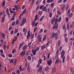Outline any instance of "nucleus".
Segmentation results:
<instances>
[{
    "mask_svg": "<svg viewBox=\"0 0 74 74\" xmlns=\"http://www.w3.org/2000/svg\"><path fill=\"white\" fill-rule=\"evenodd\" d=\"M15 25V21H13L12 22V26H14Z\"/></svg>",
    "mask_w": 74,
    "mask_h": 74,
    "instance_id": "nucleus-39",
    "label": "nucleus"
},
{
    "mask_svg": "<svg viewBox=\"0 0 74 74\" xmlns=\"http://www.w3.org/2000/svg\"><path fill=\"white\" fill-rule=\"evenodd\" d=\"M67 29L68 30H70V28L69 27V24H67V26L66 27Z\"/></svg>",
    "mask_w": 74,
    "mask_h": 74,
    "instance_id": "nucleus-32",
    "label": "nucleus"
},
{
    "mask_svg": "<svg viewBox=\"0 0 74 74\" xmlns=\"http://www.w3.org/2000/svg\"><path fill=\"white\" fill-rule=\"evenodd\" d=\"M42 66H40V67H39V68L38 69V71H39V72H41V71H42Z\"/></svg>",
    "mask_w": 74,
    "mask_h": 74,
    "instance_id": "nucleus-10",
    "label": "nucleus"
},
{
    "mask_svg": "<svg viewBox=\"0 0 74 74\" xmlns=\"http://www.w3.org/2000/svg\"><path fill=\"white\" fill-rule=\"evenodd\" d=\"M26 48H27V45H24V46L23 47V51H25V50L26 49Z\"/></svg>",
    "mask_w": 74,
    "mask_h": 74,
    "instance_id": "nucleus-16",
    "label": "nucleus"
},
{
    "mask_svg": "<svg viewBox=\"0 0 74 74\" xmlns=\"http://www.w3.org/2000/svg\"><path fill=\"white\" fill-rule=\"evenodd\" d=\"M56 68L55 67H53V68L52 70V73H55L56 72Z\"/></svg>",
    "mask_w": 74,
    "mask_h": 74,
    "instance_id": "nucleus-9",
    "label": "nucleus"
},
{
    "mask_svg": "<svg viewBox=\"0 0 74 74\" xmlns=\"http://www.w3.org/2000/svg\"><path fill=\"white\" fill-rule=\"evenodd\" d=\"M70 70L72 74H74V71L73 70V68H70Z\"/></svg>",
    "mask_w": 74,
    "mask_h": 74,
    "instance_id": "nucleus-21",
    "label": "nucleus"
},
{
    "mask_svg": "<svg viewBox=\"0 0 74 74\" xmlns=\"http://www.w3.org/2000/svg\"><path fill=\"white\" fill-rule=\"evenodd\" d=\"M26 11H27V9H26V8L25 9L23 12V14H25L26 12Z\"/></svg>",
    "mask_w": 74,
    "mask_h": 74,
    "instance_id": "nucleus-24",
    "label": "nucleus"
},
{
    "mask_svg": "<svg viewBox=\"0 0 74 74\" xmlns=\"http://www.w3.org/2000/svg\"><path fill=\"white\" fill-rule=\"evenodd\" d=\"M45 16L44 15H43L42 17H41V18L40 19V22H41L43 19V18H44Z\"/></svg>",
    "mask_w": 74,
    "mask_h": 74,
    "instance_id": "nucleus-19",
    "label": "nucleus"
},
{
    "mask_svg": "<svg viewBox=\"0 0 74 74\" xmlns=\"http://www.w3.org/2000/svg\"><path fill=\"white\" fill-rule=\"evenodd\" d=\"M16 73L18 74H19L20 73V71L18 69H17L16 71Z\"/></svg>",
    "mask_w": 74,
    "mask_h": 74,
    "instance_id": "nucleus-35",
    "label": "nucleus"
},
{
    "mask_svg": "<svg viewBox=\"0 0 74 74\" xmlns=\"http://www.w3.org/2000/svg\"><path fill=\"white\" fill-rule=\"evenodd\" d=\"M21 56H23V57H24L25 55V51H22L20 53Z\"/></svg>",
    "mask_w": 74,
    "mask_h": 74,
    "instance_id": "nucleus-6",
    "label": "nucleus"
},
{
    "mask_svg": "<svg viewBox=\"0 0 74 74\" xmlns=\"http://www.w3.org/2000/svg\"><path fill=\"white\" fill-rule=\"evenodd\" d=\"M40 66V62H38V64L37 66V68H38V67H39Z\"/></svg>",
    "mask_w": 74,
    "mask_h": 74,
    "instance_id": "nucleus-45",
    "label": "nucleus"
},
{
    "mask_svg": "<svg viewBox=\"0 0 74 74\" xmlns=\"http://www.w3.org/2000/svg\"><path fill=\"white\" fill-rule=\"evenodd\" d=\"M65 26H66V25H65V24H64L62 26V29H65Z\"/></svg>",
    "mask_w": 74,
    "mask_h": 74,
    "instance_id": "nucleus-60",
    "label": "nucleus"
},
{
    "mask_svg": "<svg viewBox=\"0 0 74 74\" xmlns=\"http://www.w3.org/2000/svg\"><path fill=\"white\" fill-rule=\"evenodd\" d=\"M68 18H69V19H70V18H71L72 16H73V13H72L69 14H68Z\"/></svg>",
    "mask_w": 74,
    "mask_h": 74,
    "instance_id": "nucleus-8",
    "label": "nucleus"
},
{
    "mask_svg": "<svg viewBox=\"0 0 74 74\" xmlns=\"http://www.w3.org/2000/svg\"><path fill=\"white\" fill-rule=\"evenodd\" d=\"M14 59H12L10 61V63H12L14 62Z\"/></svg>",
    "mask_w": 74,
    "mask_h": 74,
    "instance_id": "nucleus-41",
    "label": "nucleus"
},
{
    "mask_svg": "<svg viewBox=\"0 0 74 74\" xmlns=\"http://www.w3.org/2000/svg\"><path fill=\"white\" fill-rule=\"evenodd\" d=\"M25 23L22 22L20 24V26H23V25H25Z\"/></svg>",
    "mask_w": 74,
    "mask_h": 74,
    "instance_id": "nucleus-42",
    "label": "nucleus"
},
{
    "mask_svg": "<svg viewBox=\"0 0 74 74\" xmlns=\"http://www.w3.org/2000/svg\"><path fill=\"white\" fill-rule=\"evenodd\" d=\"M58 32H56V33H53L51 34V36L50 37V38H53L54 37H55V38L57 39L58 38Z\"/></svg>",
    "mask_w": 74,
    "mask_h": 74,
    "instance_id": "nucleus-3",
    "label": "nucleus"
},
{
    "mask_svg": "<svg viewBox=\"0 0 74 74\" xmlns=\"http://www.w3.org/2000/svg\"><path fill=\"white\" fill-rule=\"evenodd\" d=\"M55 21V22L53 26V29H56V30H57V29H58V24L57 23L58 22H59L58 21V18H56Z\"/></svg>",
    "mask_w": 74,
    "mask_h": 74,
    "instance_id": "nucleus-1",
    "label": "nucleus"
},
{
    "mask_svg": "<svg viewBox=\"0 0 74 74\" xmlns=\"http://www.w3.org/2000/svg\"><path fill=\"white\" fill-rule=\"evenodd\" d=\"M1 36L2 38H4V39H5V34L4 33H1Z\"/></svg>",
    "mask_w": 74,
    "mask_h": 74,
    "instance_id": "nucleus-14",
    "label": "nucleus"
},
{
    "mask_svg": "<svg viewBox=\"0 0 74 74\" xmlns=\"http://www.w3.org/2000/svg\"><path fill=\"white\" fill-rule=\"evenodd\" d=\"M52 60H49V61H48L47 62V64L48 65H51V64H52Z\"/></svg>",
    "mask_w": 74,
    "mask_h": 74,
    "instance_id": "nucleus-13",
    "label": "nucleus"
},
{
    "mask_svg": "<svg viewBox=\"0 0 74 74\" xmlns=\"http://www.w3.org/2000/svg\"><path fill=\"white\" fill-rule=\"evenodd\" d=\"M10 12H11V14H12V13H14L13 14H15V15L16 14V13L15 12H14L12 10H11V11H10Z\"/></svg>",
    "mask_w": 74,
    "mask_h": 74,
    "instance_id": "nucleus-50",
    "label": "nucleus"
},
{
    "mask_svg": "<svg viewBox=\"0 0 74 74\" xmlns=\"http://www.w3.org/2000/svg\"><path fill=\"white\" fill-rule=\"evenodd\" d=\"M65 41L66 42H67L68 41V39H67V38L65 37Z\"/></svg>",
    "mask_w": 74,
    "mask_h": 74,
    "instance_id": "nucleus-44",
    "label": "nucleus"
},
{
    "mask_svg": "<svg viewBox=\"0 0 74 74\" xmlns=\"http://www.w3.org/2000/svg\"><path fill=\"white\" fill-rule=\"evenodd\" d=\"M22 22L24 23H26V19L25 18H23L22 19Z\"/></svg>",
    "mask_w": 74,
    "mask_h": 74,
    "instance_id": "nucleus-15",
    "label": "nucleus"
},
{
    "mask_svg": "<svg viewBox=\"0 0 74 74\" xmlns=\"http://www.w3.org/2000/svg\"><path fill=\"white\" fill-rule=\"evenodd\" d=\"M26 28H24L23 29V32H26Z\"/></svg>",
    "mask_w": 74,
    "mask_h": 74,
    "instance_id": "nucleus-62",
    "label": "nucleus"
},
{
    "mask_svg": "<svg viewBox=\"0 0 74 74\" xmlns=\"http://www.w3.org/2000/svg\"><path fill=\"white\" fill-rule=\"evenodd\" d=\"M29 53H30V51H28L26 54V56H28V55H29Z\"/></svg>",
    "mask_w": 74,
    "mask_h": 74,
    "instance_id": "nucleus-49",
    "label": "nucleus"
},
{
    "mask_svg": "<svg viewBox=\"0 0 74 74\" xmlns=\"http://www.w3.org/2000/svg\"><path fill=\"white\" fill-rule=\"evenodd\" d=\"M19 23V20H17L16 21V25H18Z\"/></svg>",
    "mask_w": 74,
    "mask_h": 74,
    "instance_id": "nucleus-51",
    "label": "nucleus"
},
{
    "mask_svg": "<svg viewBox=\"0 0 74 74\" xmlns=\"http://www.w3.org/2000/svg\"><path fill=\"white\" fill-rule=\"evenodd\" d=\"M46 39V35H45L44 36V37L42 38L43 40H45Z\"/></svg>",
    "mask_w": 74,
    "mask_h": 74,
    "instance_id": "nucleus-52",
    "label": "nucleus"
},
{
    "mask_svg": "<svg viewBox=\"0 0 74 74\" xmlns=\"http://www.w3.org/2000/svg\"><path fill=\"white\" fill-rule=\"evenodd\" d=\"M32 51L33 53V55H36V51H35V50H34V49H33L32 50Z\"/></svg>",
    "mask_w": 74,
    "mask_h": 74,
    "instance_id": "nucleus-11",
    "label": "nucleus"
},
{
    "mask_svg": "<svg viewBox=\"0 0 74 74\" xmlns=\"http://www.w3.org/2000/svg\"><path fill=\"white\" fill-rule=\"evenodd\" d=\"M38 24V22H36L35 24H34V27L37 26V25Z\"/></svg>",
    "mask_w": 74,
    "mask_h": 74,
    "instance_id": "nucleus-37",
    "label": "nucleus"
},
{
    "mask_svg": "<svg viewBox=\"0 0 74 74\" xmlns=\"http://www.w3.org/2000/svg\"><path fill=\"white\" fill-rule=\"evenodd\" d=\"M40 47H37L36 48V49H35V51L36 52H37V51H39V50L40 49Z\"/></svg>",
    "mask_w": 74,
    "mask_h": 74,
    "instance_id": "nucleus-18",
    "label": "nucleus"
},
{
    "mask_svg": "<svg viewBox=\"0 0 74 74\" xmlns=\"http://www.w3.org/2000/svg\"><path fill=\"white\" fill-rule=\"evenodd\" d=\"M15 13L13 14L12 17L10 19V21H12L15 20Z\"/></svg>",
    "mask_w": 74,
    "mask_h": 74,
    "instance_id": "nucleus-5",
    "label": "nucleus"
},
{
    "mask_svg": "<svg viewBox=\"0 0 74 74\" xmlns=\"http://www.w3.org/2000/svg\"><path fill=\"white\" fill-rule=\"evenodd\" d=\"M39 3V1L38 0H37L36 2V5H38V3Z\"/></svg>",
    "mask_w": 74,
    "mask_h": 74,
    "instance_id": "nucleus-53",
    "label": "nucleus"
},
{
    "mask_svg": "<svg viewBox=\"0 0 74 74\" xmlns=\"http://www.w3.org/2000/svg\"><path fill=\"white\" fill-rule=\"evenodd\" d=\"M25 8V5H23L22 7V10H23V9H24V8Z\"/></svg>",
    "mask_w": 74,
    "mask_h": 74,
    "instance_id": "nucleus-59",
    "label": "nucleus"
},
{
    "mask_svg": "<svg viewBox=\"0 0 74 74\" xmlns=\"http://www.w3.org/2000/svg\"><path fill=\"white\" fill-rule=\"evenodd\" d=\"M27 60H32V58H31V56H28L27 57Z\"/></svg>",
    "mask_w": 74,
    "mask_h": 74,
    "instance_id": "nucleus-26",
    "label": "nucleus"
},
{
    "mask_svg": "<svg viewBox=\"0 0 74 74\" xmlns=\"http://www.w3.org/2000/svg\"><path fill=\"white\" fill-rule=\"evenodd\" d=\"M6 13H8L9 12V10L8 8H7L6 10Z\"/></svg>",
    "mask_w": 74,
    "mask_h": 74,
    "instance_id": "nucleus-57",
    "label": "nucleus"
},
{
    "mask_svg": "<svg viewBox=\"0 0 74 74\" xmlns=\"http://www.w3.org/2000/svg\"><path fill=\"white\" fill-rule=\"evenodd\" d=\"M69 5L68 4L67 5L66 7L65 8V10H66V11H67V10H68V9H69Z\"/></svg>",
    "mask_w": 74,
    "mask_h": 74,
    "instance_id": "nucleus-25",
    "label": "nucleus"
},
{
    "mask_svg": "<svg viewBox=\"0 0 74 74\" xmlns=\"http://www.w3.org/2000/svg\"><path fill=\"white\" fill-rule=\"evenodd\" d=\"M38 63H39L40 64H41L42 63V60L40 59L38 61Z\"/></svg>",
    "mask_w": 74,
    "mask_h": 74,
    "instance_id": "nucleus-36",
    "label": "nucleus"
},
{
    "mask_svg": "<svg viewBox=\"0 0 74 74\" xmlns=\"http://www.w3.org/2000/svg\"><path fill=\"white\" fill-rule=\"evenodd\" d=\"M13 62V64L14 66H15V65H16V60H15Z\"/></svg>",
    "mask_w": 74,
    "mask_h": 74,
    "instance_id": "nucleus-29",
    "label": "nucleus"
},
{
    "mask_svg": "<svg viewBox=\"0 0 74 74\" xmlns=\"http://www.w3.org/2000/svg\"><path fill=\"white\" fill-rule=\"evenodd\" d=\"M46 47V46L44 45H43V46H42V47L41 48V49H44V48H45Z\"/></svg>",
    "mask_w": 74,
    "mask_h": 74,
    "instance_id": "nucleus-40",
    "label": "nucleus"
},
{
    "mask_svg": "<svg viewBox=\"0 0 74 74\" xmlns=\"http://www.w3.org/2000/svg\"><path fill=\"white\" fill-rule=\"evenodd\" d=\"M0 55H1V56L3 58H5V55H4L3 53H1L0 54Z\"/></svg>",
    "mask_w": 74,
    "mask_h": 74,
    "instance_id": "nucleus-31",
    "label": "nucleus"
},
{
    "mask_svg": "<svg viewBox=\"0 0 74 74\" xmlns=\"http://www.w3.org/2000/svg\"><path fill=\"white\" fill-rule=\"evenodd\" d=\"M47 9V7L46 6H45L43 7V8H42V10L43 11H46Z\"/></svg>",
    "mask_w": 74,
    "mask_h": 74,
    "instance_id": "nucleus-17",
    "label": "nucleus"
},
{
    "mask_svg": "<svg viewBox=\"0 0 74 74\" xmlns=\"http://www.w3.org/2000/svg\"><path fill=\"white\" fill-rule=\"evenodd\" d=\"M38 15H37V14H36L35 16L34 20L36 21H38V20H39V19H38Z\"/></svg>",
    "mask_w": 74,
    "mask_h": 74,
    "instance_id": "nucleus-12",
    "label": "nucleus"
},
{
    "mask_svg": "<svg viewBox=\"0 0 74 74\" xmlns=\"http://www.w3.org/2000/svg\"><path fill=\"white\" fill-rule=\"evenodd\" d=\"M58 22H60L61 21V20H62V17H59V19H58Z\"/></svg>",
    "mask_w": 74,
    "mask_h": 74,
    "instance_id": "nucleus-38",
    "label": "nucleus"
},
{
    "mask_svg": "<svg viewBox=\"0 0 74 74\" xmlns=\"http://www.w3.org/2000/svg\"><path fill=\"white\" fill-rule=\"evenodd\" d=\"M4 19H5V17L3 16L2 17L1 20V22H4Z\"/></svg>",
    "mask_w": 74,
    "mask_h": 74,
    "instance_id": "nucleus-30",
    "label": "nucleus"
},
{
    "mask_svg": "<svg viewBox=\"0 0 74 74\" xmlns=\"http://www.w3.org/2000/svg\"><path fill=\"white\" fill-rule=\"evenodd\" d=\"M19 6L18 5L17 7L16 8V11H18L19 10V9H20V8H19Z\"/></svg>",
    "mask_w": 74,
    "mask_h": 74,
    "instance_id": "nucleus-43",
    "label": "nucleus"
},
{
    "mask_svg": "<svg viewBox=\"0 0 74 74\" xmlns=\"http://www.w3.org/2000/svg\"><path fill=\"white\" fill-rule=\"evenodd\" d=\"M62 1V0H59L58 1V3H60Z\"/></svg>",
    "mask_w": 74,
    "mask_h": 74,
    "instance_id": "nucleus-63",
    "label": "nucleus"
},
{
    "mask_svg": "<svg viewBox=\"0 0 74 74\" xmlns=\"http://www.w3.org/2000/svg\"><path fill=\"white\" fill-rule=\"evenodd\" d=\"M42 39V37H40V38H38V41H39V42H41Z\"/></svg>",
    "mask_w": 74,
    "mask_h": 74,
    "instance_id": "nucleus-28",
    "label": "nucleus"
},
{
    "mask_svg": "<svg viewBox=\"0 0 74 74\" xmlns=\"http://www.w3.org/2000/svg\"><path fill=\"white\" fill-rule=\"evenodd\" d=\"M56 18L55 17L53 18L51 20V25H53L54 23V22L55 21Z\"/></svg>",
    "mask_w": 74,
    "mask_h": 74,
    "instance_id": "nucleus-7",
    "label": "nucleus"
},
{
    "mask_svg": "<svg viewBox=\"0 0 74 74\" xmlns=\"http://www.w3.org/2000/svg\"><path fill=\"white\" fill-rule=\"evenodd\" d=\"M66 22H68L69 21V18L67 17H66Z\"/></svg>",
    "mask_w": 74,
    "mask_h": 74,
    "instance_id": "nucleus-54",
    "label": "nucleus"
},
{
    "mask_svg": "<svg viewBox=\"0 0 74 74\" xmlns=\"http://www.w3.org/2000/svg\"><path fill=\"white\" fill-rule=\"evenodd\" d=\"M31 33V32H30V30H28L27 32V39L29 40V38H30Z\"/></svg>",
    "mask_w": 74,
    "mask_h": 74,
    "instance_id": "nucleus-4",
    "label": "nucleus"
},
{
    "mask_svg": "<svg viewBox=\"0 0 74 74\" xmlns=\"http://www.w3.org/2000/svg\"><path fill=\"white\" fill-rule=\"evenodd\" d=\"M59 62V60L58 59H57L55 62L56 64V63H58Z\"/></svg>",
    "mask_w": 74,
    "mask_h": 74,
    "instance_id": "nucleus-46",
    "label": "nucleus"
},
{
    "mask_svg": "<svg viewBox=\"0 0 74 74\" xmlns=\"http://www.w3.org/2000/svg\"><path fill=\"white\" fill-rule=\"evenodd\" d=\"M18 32V29H16L14 31V34H16Z\"/></svg>",
    "mask_w": 74,
    "mask_h": 74,
    "instance_id": "nucleus-23",
    "label": "nucleus"
},
{
    "mask_svg": "<svg viewBox=\"0 0 74 74\" xmlns=\"http://www.w3.org/2000/svg\"><path fill=\"white\" fill-rule=\"evenodd\" d=\"M54 4H55L54 3H52L51 4V7H53V5H54Z\"/></svg>",
    "mask_w": 74,
    "mask_h": 74,
    "instance_id": "nucleus-56",
    "label": "nucleus"
},
{
    "mask_svg": "<svg viewBox=\"0 0 74 74\" xmlns=\"http://www.w3.org/2000/svg\"><path fill=\"white\" fill-rule=\"evenodd\" d=\"M15 52H16V49H13L12 51V53H15Z\"/></svg>",
    "mask_w": 74,
    "mask_h": 74,
    "instance_id": "nucleus-47",
    "label": "nucleus"
},
{
    "mask_svg": "<svg viewBox=\"0 0 74 74\" xmlns=\"http://www.w3.org/2000/svg\"><path fill=\"white\" fill-rule=\"evenodd\" d=\"M27 71L28 72H30V68H29V65H28V67L27 68Z\"/></svg>",
    "mask_w": 74,
    "mask_h": 74,
    "instance_id": "nucleus-27",
    "label": "nucleus"
},
{
    "mask_svg": "<svg viewBox=\"0 0 74 74\" xmlns=\"http://www.w3.org/2000/svg\"><path fill=\"white\" fill-rule=\"evenodd\" d=\"M59 50L58 49L57 51L56 54L58 55L59 54Z\"/></svg>",
    "mask_w": 74,
    "mask_h": 74,
    "instance_id": "nucleus-61",
    "label": "nucleus"
},
{
    "mask_svg": "<svg viewBox=\"0 0 74 74\" xmlns=\"http://www.w3.org/2000/svg\"><path fill=\"white\" fill-rule=\"evenodd\" d=\"M42 32H43V29H41L40 30L39 33L40 34H41V33H42Z\"/></svg>",
    "mask_w": 74,
    "mask_h": 74,
    "instance_id": "nucleus-55",
    "label": "nucleus"
},
{
    "mask_svg": "<svg viewBox=\"0 0 74 74\" xmlns=\"http://www.w3.org/2000/svg\"><path fill=\"white\" fill-rule=\"evenodd\" d=\"M62 8H65L66 7V5H65V4H63L62 5Z\"/></svg>",
    "mask_w": 74,
    "mask_h": 74,
    "instance_id": "nucleus-48",
    "label": "nucleus"
},
{
    "mask_svg": "<svg viewBox=\"0 0 74 74\" xmlns=\"http://www.w3.org/2000/svg\"><path fill=\"white\" fill-rule=\"evenodd\" d=\"M49 15L50 18H51L52 16V13L50 12Z\"/></svg>",
    "mask_w": 74,
    "mask_h": 74,
    "instance_id": "nucleus-34",
    "label": "nucleus"
},
{
    "mask_svg": "<svg viewBox=\"0 0 74 74\" xmlns=\"http://www.w3.org/2000/svg\"><path fill=\"white\" fill-rule=\"evenodd\" d=\"M61 58L62 59V62L63 63H64L65 61V52L64 50H62L61 53Z\"/></svg>",
    "mask_w": 74,
    "mask_h": 74,
    "instance_id": "nucleus-2",
    "label": "nucleus"
},
{
    "mask_svg": "<svg viewBox=\"0 0 74 74\" xmlns=\"http://www.w3.org/2000/svg\"><path fill=\"white\" fill-rule=\"evenodd\" d=\"M11 29H12V27L10 26V27H9V30H11Z\"/></svg>",
    "mask_w": 74,
    "mask_h": 74,
    "instance_id": "nucleus-64",
    "label": "nucleus"
},
{
    "mask_svg": "<svg viewBox=\"0 0 74 74\" xmlns=\"http://www.w3.org/2000/svg\"><path fill=\"white\" fill-rule=\"evenodd\" d=\"M37 27H35L34 28V33H35L36 32V30H37Z\"/></svg>",
    "mask_w": 74,
    "mask_h": 74,
    "instance_id": "nucleus-33",
    "label": "nucleus"
},
{
    "mask_svg": "<svg viewBox=\"0 0 74 74\" xmlns=\"http://www.w3.org/2000/svg\"><path fill=\"white\" fill-rule=\"evenodd\" d=\"M5 0H4L2 3V7H4V6L5 5Z\"/></svg>",
    "mask_w": 74,
    "mask_h": 74,
    "instance_id": "nucleus-22",
    "label": "nucleus"
},
{
    "mask_svg": "<svg viewBox=\"0 0 74 74\" xmlns=\"http://www.w3.org/2000/svg\"><path fill=\"white\" fill-rule=\"evenodd\" d=\"M47 2L48 3H50L51 2V0H47Z\"/></svg>",
    "mask_w": 74,
    "mask_h": 74,
    "instance_id": "nucleus-58",
    "label": "nucleus"
},
{
    "mask_svg": "<svg viewBox=\"0 0 74 74\" xmlns=\"http://www.w3.org/2000/svg\"><path fill=\"white\" fill-rule=\"evenodd\" d=\"M61 43V42H60V40H59L58 42V46H60V45Z\"/></svg>",
    "mask_w": 74,
    "mask_h": 74,
    "instance_id": "nucleus-20",
    "label": "nucleus"
}]
</instances>
